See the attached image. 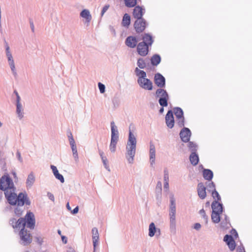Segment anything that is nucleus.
Masks as SVG:
<instances>
[{"instance_id": "09e8293b", "label": "nucleus", "mask_w": 252, "mask_h": 252, "mask_svg": "<svg viewBox=\"0 0 252 252\" xmlns=\"http://www.w3.org/2000/svg\"><path fill=\"white\" fill-rule=\"evenodd\" d=\"M55 178L59 180L62 183H63L64 182V179L63 176L60 174L59 172L58 174H56V175L54 176Z\"/></svg>"}, {"instance_id": "49530a36", "label": "nucleus", "mask_w": 252, "mask_h": 252, "mask_svg": "<svg viewBox=\"0 0 252 252\" xmlns=\"http://www.w3.org/2000/svg\"><path fill=\"white\" fill-rule=\"evenodd\" d=\"M185 119L184 117L177 119V124L180 127H183L184 126Z\"/></svg>"}, {"instance_id": "a19ab883", "label": "nucleus", "mask_w": 252, "mask_h": 252, "mask_svg": "<svg viewBox=\"0 0 252 252\" xmlns=\"http://www.w3.org/2000/svg\"><path fill=\"white\" fill-rule=\"evenodd\" d=\"M208 190L209 192H213V191L216 190L215 185L214 182H212L208 184L207 185Z\"/></svg>"}, {"instance_id": "58836bf2", "label": "nucleus", "mask_w": 252, "mask_h": 252, "mask_svg": "<svg viewBox=\"0 0 252 252\" xmlns=\"http://www.w3.org/2000/svg\"><path fill=\"white\" fill-rule=\"evenodd\" d=\"M125 3L127 7H132L136 5L137 3L136 0H124Z\"/></svg>"}, {"instance_id": "aec40b11", "label": "nucleus", "mask_w": 252, "mask_h": 252, "mask_svg": "<svg viewBox=\"0 0 252 252\" xmlns=\"http://www.w3.org/2000/svg\"><path fill=\"white\" fill-rule=\"evenodd\" d=\"M145 13V9L138 5L136 6L133 9V16L134 18L138 19V18H143L142 16Z\"/></svg>"}, {"instance_id": "f257e3e1", "label": "nucleus", "mask_w": 252, "mask_h": 252, "mask_svg": "<svg viewBox=\"0 0 252 252\" xmlns=\"http://www.w3.org/2000/svg\"><path fill=\"white\" fill-rule=\"evenodd\" d=\"M15 190L16 189L4 192L5 197L9 204L11 205L17 204L19 207L23 206L25 204L27 205L31 204V202L28 199L27 194L20 192L17 195L15 193Z\"/></svg>"}, {"instance_id": "2eb2a0df", "label": "nucleus", "mask_w": 252, "mask_h": 252, "mask_svg": "<svg viewBox=\"0 0 252 252\" xmlns=\"http://www.w3.org/2000/svg\"><path fill=\"white\" fill-rule=\"evenodd\" d=\"M190 136L191 131L187 127L183 128L180 132V138L184 142H189Z\"/></svg>"}, {"instance_id": "20e7f679", "label": "nucleus", "mask_w": 252, "mask_h": 252, "mask_svg": "<svg viewBox=\"0 0 252 252\" xmlns=\"http://www.w3.org/2000/svg\"><path fill=\"white\" fill-rule=\"evenodd\" d=\"M12 180L8 174L4 175L1 178L0 189L5 192L6 191L15 189Z\"/></svg>"}, {"instance_id": "412c9836", "label": "nucleus", "mask_w": 252, "mask_h": 252, "mask_svg": "<svg viewBox=\"0 0 252 252\" xmlns=\"http://www.w3.org/2000/svg\"><path fill=\"white\" fill-rule=\"evenodd\" d=\"M206 187L202 183H199L197 185V193L198 196L204 199L206 197Z\"/></svg>"}, {"instance_id": "bb28decb", "label": "nucleus", "mask_w": 252, "mask_h": 252, "mask_svg": "<svg viewBox=\"0 0 252 252\" xmlns=\"http://www.w3.org/2000/svg\"><path fill=\"white\" fill-rule=\"evenodd\" d=\"M135 75L138 77L137 82L144 79L147 77L146 72L142 70H140L138 67H136L134 70Z\"/></svg>"}, {"instance_id": "9b49d317", "label": "nucleus", "mask_w": 252, "mask_h": 252, "mask_svg": "<svg viewBox=\"0 0 252 252\" xmlns=\"http://www.w3.org/2000/svg\"><path fill=\"white\" fill-rule=\"evenodd\" d=\"M156 160V147L153 142L149 143V161L150 166L154 167Z\"/></svg>"}, {"instance_id": "393cba45", "label": "nucleus", "mask_w": 252, "mask_h": 252, "mask_svg": "<svg viewBox=\"0 0 252 252\" xmlns=\"http://www.w3.org/2000/svg\"><path fill=\"white\" fill-rule=\"evenodd\" d=\"M35 181V176L32 172H31L26 180V185L28 189H31L34 184Z\"/></svg>"}, {"instance_id": "cd10ccee", "label": "nucleus", "mask_w": 252, "mask_h": 252, "mask_svg": "<svg viewBox=\"0 0 252 252\" xmlns=\"http://www.w3.org/2000/svg\"><path fill=\"white\" fill-rule=\"evenodd\" d=\"M169 212H176V200L173 194L170 195Z\"/></svg>"}, {"instance_id": "473e14b6", "label": "nucleus", "mask_w": 252, "mask_h": 252, "mask_svg": "<svg viewBox=\"0 0 252 252\" xmlns=\"http://www.w3.org/2000/svg\"><path fill=\"white\" fill-rule=\"evenodd\" d=\"M16 114L19 119H22L24 117V108L22 104H16Z\"/></svg>"}, {"instance_id": "9d476101", "label": "nucleus", "mask_w": 252, "mask_h": 252, "mask_svg": "<svg viewBox=\"0 0 252 252\" xmlns=\"http://www.w3.org/2000/svg\"><path fill=\"white\" fill-rule=\"evenodd\" d=\"M176 213L169 212V230L170 232L174 235L176 233Z\"/></svg>"}, {"instance_id": "f8f14e48", "label": "nucleus", "mask_w": 252, "mask_h": 252, "mask_svg": "<svg viewBox=\"0 0 252 252\" xmlns=\"http://www.w3.org/2000/svg\"><path fill=\"white\" fill-rule=\"evenodd\" d=\"M26 220V224L27 227L33 229L35 226V220L34 216L32 212H28L24 219Z\"/></svg>"}, {"instance_id": "39448f33", "label": "nucleus", "mask_w": 252, "mask_h": 252, "mask_svg": "<svg viewBox=\"0 0 252 252\" xmlns=\"http://www.w3.org/2000/svg\"><path fill=\"white\" fill-rule=\"evenodd\" d=\"M4 47L5 49V55L7 60L8 65L11 69L12 74L14 76L16 77L17 75V73L16 70L14 59L10 50V47L7 42L6 41H5Z\"/></svg>"}, {"instance_id": "6ab92c4d", "label": "nucleus", "mask_w": 252, "mask_h": 252, "mask_svg": "<svg viewBox=\"0 0 252 252\" xmlns=\"http://www.w3.org/2000/svg\"><path fill=\"white\" fill-rule=\"evenodd\" d=\"M148 235L151 237H153L155 235L157 236H159L160 235V229L157 228L154 222H151L149 225Z\"/></svg>"}, {"instance_id": "7ed1b4c3", "label": "nucleus", "mask_w": 252, "mask_h": 252, "mask_svg": "<svg viewBox=\"0 0 252 252\" xmlns=\"http://www.w3.org/2000/svg\"><path fill=\"white\" fill-rule=\"evenodd\" d=\"M110 125L111 134L109 149L111 152L114 153L116 151V145L119 140V131L117 126L113 121L111 122Z\"/></svg>"}, {"instance_id": "c756f323", "label": "nucleus", "mask_w": 252, "mask_h": 252, "mask_svg": "<svg viewBox=\"0 0 252 252\" xmlns=\"http://www.w3.org/2000/svg\"><path fill=\"white\" fill-rule=\"evenodd\" d=\"M80 16L85 19L86 22L90 23L92 19V16L88 9H84L80 13Z\"/></svg>"}, {"instance_id": "e433bc0d", "label": "nucleus", "mask_w": 252, "mask_h": 252, "mask_svg": "<svg viewBox=\"0 0 252 252\" xmlns=\"http://www.w3.org/2000/svg\"><path fill=\"white\" fill-rule=\"evenodd\" d=\"M221 213L212 212L211 218L212 221L215 223H218L220 221V214Z\"/></svg>"}, {"instance_id": "c85d7f7f", "label": "nucleus", "mask_w": 252, "mask_h": 252, "mask_svg": "<svg viewBox=\"0 0 252 252\" xmlns=\"http://www.w3.org/2000/svg\"><path fill=\"white\" fill-rule=\"evenodd\" d=\"M72 152V156L75 161L77 162L79 160L78 154L75 142L69 143Z\"/></svg>"}, {"instance_id": "e2e57ef3", "label": "nucleus", "mask_w": 252, "mask_h": 252, "mask_svg": "<svg viewBox=\"0 0 252 252\" xmlns=\"http://www.w3.org/2000/svg\"><path fill=\"white\" fill-rule=\"evenodd\" d=\"M201 227V225L199 223H195L194 224L193 228L196 230H199Z\"/></svg>"}, {"instance_id": "8fccbe9b", "label": "nucleus", "mask_w": 252, "mask_h": 252, "mask_svg": "<svg viewBox=\"0 0 252 252\" xmlns=\"http://www.w3.org/2000/svg\"><path fill=\"white\" fill-rule=\"evenodd\" d=\"M199 214L202 217V218L204 219L206 222H207V220H208V217L206 215L205 212L203 209H202L201 210H200Z\"/></svg>"}, {"instance_id": "72a5a7b5", "label": "nucleus", "mask_w": 252, "mask_h": 252, "mask_svg": "<svg viewBox=\"0 0 252 252\" xmlns=\"http://www.w3.org/2000/svg\"><path fill=\"white\" fill-rule=\"evenodd\" d=\"M160 61L161 58L158 54L154 55L151 59V64L154 66L158 65L160 63Z\"/></svg>"}, {"instance_id": "4468645a", "label": "nucleus", "mask_w": 252, "mask_h": 252, "mask_svg": "<svg viewBox=\"0 0 252 252\" xmlns=\"http://www.w3.org/2000/svg\"><path fill=\"white\" fill-rule=\"evenodd\" d=\"M154 82L155 84L159 88H163L165 86V79L164 77L159 73L155 74Z\"/></svg>"}, {"instance_id": "7c9ffc66", "label": "nucleus", "mask_w": 252, "mask_h": 252, "mask_svg": "<svg viewBox=\"0 0 252 252\" xmlns=\"http://www.w3.org/2000/svg\"><path fill=\"white\" fill-rule=\"evenodd\" d=\"M203 176L205 180L211 181L213 177V173L210 169H204L203 171Z\"/></svg>"}, {"instance_id": "4be33fe9", "label": "nucleus", "mask_w": 252, "mask_h": 252, "mask_svg": "<svg viewBox=\"0 0 252 252\" xmlns=\"http://www.w3.org/2000/svg\"><path fill=\"white\" fill-rule=\"evenodd\" d=\"M125 43L128 47L133 48L136 47L137 40L135 37L130 36L126 38Z\"/></svg>"}, {"instance_id": "603ef678", "label": "nucleus", "mask_w": 252, "mask_h": 252, "mask_svg": "<svg viewBox=\"0 0 252 252\" xmlns=\"http://www.w3.org/2000/svg\"><path fill=\"white\" fill-rule=\"evenodd\" d=\"M164 182H168L169 181V175H168V172L167 170H164Z\"/></svg>"}, {"instance_id": "4c0bfd02", "label": "nucleus", "mask_w": 252, "mask_h": 252, "mask_svg": "<svg viewBox=\"0 0 252 252\" xmlns=\"http://www.w3.org/2000/svg\"><path fill=\"white\" fill-rule=\"evenodd\" d=\"M188 147L191 153L196 152L197 149V145L196 143L193 142L189 141Z\"/></svg>"}, {"instance_id": "de8ad7c7", "label": "nucleus", "mask_w": 252, "mask_h": 252, "mask_svg": "<svg viewBox=\"0 0 252 252\" xmlns=\"http://www.w3.org/2000/svg\"><path fill=\"white\" fill-rule=\"evenodd\" d=\"M98 87L100 91V93L101 94H103L105 92V86L104 84H102L101 83H98Z\"/></svg>"}, {"instance_id": "f704fd0d", "label": "nucleus", "mask_w": 252, "mask_h": 252, "mask_svg": "<svg viewBox=\"0 0 252 252\" xmlns=\"http://www.w3.org/2000/svg\"><path fill=\"white\" fill-rule=\"evenodd\" d=\"M130 16L127 13L125 14L123 16V20H122V26L125 27H128V26L130 25Z\"/></svg>"}, {"instance_id": "0e129e2a", "label": "nucleus", "mask_w": 252, "mask_h": 252, "mask_svg": "<svg viewBox=\"0 0 252 252\" xmlns=\"http://www.w3.org/2000/svg\"><path fill=\"white\" fill-rule=\"evenodd\" d=\"M21 97L19 94H17L16 96V104H22L20 102Z\"/></svg>"}, {"instance_id": "c9c22d12", "label": "nucleus", "mask_w": 252, "mask_h": 252, "mask_svg": "<svg viewBox=\"0 0 252 252\" xmlns=\"http://www.w3.org/2000/svg\"><path fill=\"white\" fill-rule=\"evenodd\" d=\"M174 113L176 117V118H181V117H184L183 116V111L182 109L180 107H175L174 109Z\"/></svg>"}, {"instance_id": "69168bd1", "label": "nucleus", "mask_w": 252, "mask_h": 252, "mask_svg": "<svg viewBox=\"0 0 252 252\" xmlns=\"http://www.w3.org/2000/svg\"><path fill=\"white\" fill-rule=\"evenodd\" d=\"M79 211V207L76 206L71 212L72 214H75L78 212Z\"/></svg>"}, {"instance_id": "ea45409f", "label": "nucleus", "mask_w": 252, "mask_h": 252, "mask_svg": "<svg viewBox=\"0 0 252 252\" xmlns=\"http://www.w3.org/2000/svg\"><path fill=\"white\" fill-rule=\"evenodd\" d=\"M137 64L140 69H144L146 66V63L145 60L142 58H139L138 60Z\"/></svg>"}, {"instance_id": "680f3d73", "label": "nucleus", "mask_w": 252, "mask_h": 252, "mask_svg": "<svg viewBox=\"0 0 252 252\" xmlns=\"http://www.w3.org/2000/svg\"><path fill=\"white\" fill-rule=\"evenodd\" d=\"M16 157L20 162H23V158L21 157V154L19 151H17L16 153Z\"/></svg>"}, {"instance_id": "a878e982", "label": "nucleus", "mask_w": 252, "mask_h": 252, "mask_svg": "<svg viewBox=\"0 0 252 252\" xmlns=\"http://www.w3.org/2000/svg\"><path fill=\"white\" fill-rule=\"evenodd\" d=\"M143 41L145 44L148 46H151L154 42L153 36L149 33H144L142 36Z\"/></svg>"}, {"instance_id": "79ce46f5", "label": "nucleus", "mask_w": 252, "mask_h": 252, "mask_svg": "<svg viewBox=\"0 0 252 252\" xmlns=\"http://www.w3.org/2000/svg\"><path fill=\"white\" fill-rule=\"evenodd\" d=\"M23 206H20L19 207L18 205H17V206L16 207V208L14 210V213L15 214L18 216H21L22 214V213H23V209H22L21 207H22Z\"/></svg>"}, {"instance_id": "338daca9", "label": "nucleus", "mask_w": 252, "mask_h": 252, "mask_svg": "<svg viewBox=\"0 0 252 252\" xmlns=\"http://www.w3.org/2000/svg\"><path fill=\"white\" fill-rule=\"evenodd\" d=\"M30 27L32 32H34V27L32 21H30Z\"/></svg>"}, {"instance_id": "dca6fc26", "label": "nucleus", "mask_w": 252, "mask_h": 252, "mask_svg": "<svg viewBox=\"0 0 252 252\" xmlns=\"http://www.w3.org/2000/svg\"><path fill=\"white\" fill-rule=\"evenodd\" d=\"M149 47L145 44V42L139 43L137 47L138 54L141 56H146L148 54Z\"/></svg>"}, {"instance_id": "0eeeda50", "label": "nucleus", "mask_w": 252, "mask_h": 252, "mask_svg": "<svg viewBox=\"0 0 252 252\" xmlns=\"http://www.w3.org/2000/svg\"><path fill=\"white\" fill-rule=\"evenodd\" d=\"M19 236L20 239V243L24 246L30 244L32 241L30 232L24 229L20 230Z\"/></svg>"}, {"instance_id": "13d9d810", "label": "nucleus", "mask_w": 252, "mask_h": 252, "mask_svg": "<svg viewBox=\"0 0 252 252\" xmlns=\"http://www.w3.org/2000/svg\"><path fill=\"white\" fill-rule=\"evenodd\" d=\"M164 189L165 191H169V183L168 182H164Z\"/></svg>"}, {"instance_id": "4d7b16f0", "label": "nucleus", "mask_w": 252, "mask_h": 252, "mask_svg": "<svg viewBox=\"0 0 252 252\" xmlns=\"http://www.w3.org/2000/svg\"><path fill=\"white\" fill-rule=\"evenodd\" d=\"M109 7V5H105L102 8L101 12V16H102Z\"/></svg>"}, {"instance_id": "b1692460", "label": "nucleus", "mask_w": 252, "mask_h": 252, "mask_svg": "<svg viewBox=\"0 0 252 252\" xmlns=\"http://www.w3.org/2000/svg\"><path fill=\"white\" fill-rule=\"evenodd\" d=\"M212 212L222 213L223 206L221 203L218 202V201H214L212 204Z\"/></svg>"}, {"instance_id": "774afa93", "label": "nucleus", "mask_w": 252, "mask_h": 252, "mask_svg": "<svg viewBox=\"0 0 252 252\" xmlns=\"http://www.w3.org/2000/svg\"><path fill=\"white\" fill-rule=\"evenodd\" d=\"M62 239L63 242L64 244L67 243V238L65 236H62Z\"/></svg>"}, {"instance_id": "6e6552de", "label": "nucleus", "mask_w": 252, "mask_h": 252, "mask_svg": "<svg viewBox=\"0 0 252 252\" xmlns=\"http://www.w3.org/2000/svg\"><path fill=\"white\" fill-rule=\"evenodd\" d=\"M10 224L12 226L13 228L17 229H25L26 225V220L24 218H20L18 220L13 218L10 220Z\"/></svg>"}, {"instance_id": "a18cd8bd", "label": "nucleus", "mask_w": 252, "mask_h": 252, "mask_svg": "<svg viewBox=\"0 0 252 252\" xmlns=\"http://www.w3.org/2000/svg\"><path fill=\"white\" fill-rule=\"evenodd\" d=\"M112 102L115 107H118L120 103L119 99L118 97H114L112 99Z\"/></svg>"}, {"instance_id": "f03ea898", "label": "nucleus", "mask_w": 252, "mask_h": 252, "mask_svg": "<svg viewBox=\"0 0 252 252\" xmlns=\"http://www.w3.org/2000/svg\"><path fill=\"white\" fill-rule=\"evenodd\" d=\"M137 140L136 136L129 129L126 148V158L129 164H133L136 153Z\"/></svg>"}, {"instance_id": "f3484780", "label": "nucleus", "mask_w": 252, "mask_h": 252, "mask_svg": "<svg viewBox=\"0 0 252 252\" xmlns=\"http://www.w3.org/2000/svg\"><path fill=\"white\" fill-rule=\"evenodd\" d=\"M165 121L167 126L172 128L174 126V120L172 110H169L165 116Z\"/></svg>"}, {"instance_id": "1a4fd4ad", "label": "nucleus", "mask_w": 252, "mask_h": 252, "mask_svg": "<svg viewBox=\"0 0 252 252\" xmlns=\"http://www.w3.org/2000/svg\"><path fill=\"white\" fill-rule=\"evenodd\" d=\"M147 25L148 23L144 18L136 19L134 24L135 31L138 33L143 32Z\"/></svg>"}, {"instance_id": "2f4dec72", "label": "nucleus", "mask_w": 252, "mask_h": 252, "mask_svg": "<svg viewBox=\"0 0 252 252\" xmlns=\"http://www.w3.org/2000/svg\"><path fill=\"white\" fill-rule=\"evenodd\" d=\"M189 160L190 163L193 165H196L199 161L198 156L196 154V152L191 153L189 156Z\"/></svg>"}, {"instance_id": "5fc2aeb1", "label": "nucleus", "mask_w": 252, "mask_h": 252, "mask_svg": "<svg viewBox=\"0 0 252 252\" xmlns=\"http://www.w3.org/2000/svg\"><path fill=\"white\" fill-rule=\"evenodd\" d=\"M102 162H103V165H104L105 168H106V169H107L108 171H110V170L109 166L107 164V160L106 158L102 159Z\"/></svg>"}, {"instance_id": "bf43d9fd", "label": "nucleus", "mask_w": 252, "mask_h": 252, "mask_svg": "<svg viewBox=\"0 0 252 252\" xmlns=\"http://www.w3.org/2000/svg\"><path fill=\"white\" fill-rule=\"evenodd\" d=\"M47 196L51 200H52V201H54V200H55L54 196L52 193L48 192L47 193Z\"/></svg>"}, {"instance_id": "5701e85b", "label": "nucleus", "mask_w": 252, "mask_h": 252, "mask_svg": "<svg viewBox=\"0 0 252 252\" xmlns=\"http://www.w3.org/2000/svg\"><path fill=\"white\" fill-rule=\"evenodd\" d=\"M161 190L162 183L160 181H158L156 188V199L159 204L161 203Z\"/></svg>"}, {"instance_id": "a211bd4d", "label": "nucleus", "mask_w": 252, "mask_h": 252, "mask_svg": "<svg viewBox=\"0 0 252 252\" xmlns=\"http://www.w3.org/2000/svg\"><path fill=\"white\" fill-rule=\"evenodd\" d=\"M92 239L94 247V252H95L96 246L98 244L99 234L98 230L96 227H94L92 230Z\"/></svg>"}, {"instance_id": "6e6d98bb", "label": "nucleus", "mask_w": 252, "mask_h": 252, "mask_svg": "<svg viewBox=\"0 0 252 252\" xmlns=\"http://www.w3.org/2000/svg\"><path fill=\"white\" fill-rule=\"evenodd\" d=\"M36 242L39 244L42 245L43 243V238L41 236H36L35 237Z\"/></svg>"}, {"instance_id": "c03bdc74", "label": "nucleus", "mask_w": 252, "mask_h": 252, "mask_svg": "<svg viewBox=\"0 0 252 252\" xmlns=\"http://www.w3.org/2000/svg\"><path fill=\"white\" fill-rule=\"evenodd\" d=\"M212 195L214 199L217 198L216 201H218V202H219V201L221 199L220 195L216 190L212 192Z\"/></svg>"}, {"instance_id": "37998d69", "label": "nucleus", "mask_w": 252, "mask_h": 252, "mask_svg": "<svg viewBox=\"0 0 252 252\" xmlns=\"http://www.w3.org/2000/svg\"><path fill=\"white\" fill-rule=\"evenodd\" d=\"M234 240L232 236L230 235H226L224 236L223 238V241L226 243V244H228L230 242H233V241Z\"/></svg>"}, {"instance_id": "423d86ee", "label": "nucleus", "mask_w": 252, "mask_h": 252, "mask_svg": "<svg viewBox=\"0 0 252 252\" xmlns=\"http://www.w3.org/2000/svg\"><path fill=\"white\" fill-rule=\"evenodd\" d=\"M156 97H158V103L161 106L166 107L168 105L169 95L166 90L162 88L158 89L156 92Z\"/></svg>"}, {"instance_id": "864d4df0", "label": "nucleus", "mask_w": 252, "mask_h": 252, "mask_svg": "<svg viewBox=\"0 0 252 252\" xmlns=\"http://www.w3.org/2000/svg\"><path fill=\"white\" fill-rule=\"evenodd\" d=\"M50 167L52 170L54 176L56 175V174H58L59 173V171H58L57 167L55 166V165H51Z\"/></svg>"}, {"instance_id": "ddd939ff", "label": "nucleus", "mask_w": 252, "mask_h": 252, "mask_svg": "<svg viewBox=\"0 0 252 252\" xmlns=\"http://www.w3.org/2000/svg\"><path fill=\"white\" fill-rule=\"evenodd\" d=\"M137 83L140 87L145 90L151 91L153 89L152 82L147 78L138 81Z\"/></svg>"}, {"instance_id": "3c124183", "label": "nucleus", "mask_w": 252, "mask_h": 252, "mask_svg": "<svg viewBox=\"0 0 252 252\" xmlns=\"http://www.w3.org/2000/svg\"><path fill=\"white\" fill-rule=\"evenodd\" d=\"M227 245L231 251H233L235 249L236 245L234 240L233 241V242H230Z\"/></svg>"}, {"instance_id": "052dcab7", "label": "nucleus", "mask_w": 252, "mask_h": 252, "mask_svg": "<svg viewBox=\"0 0 252 252\" xmlns=\"http://www.w3.org/2000/svg\"><path fill=\"white\" fill-rule=\"evenodd\" d=\"M68 140H69V143L73 142L75 141V140L73 138V137L72 136V134L71 132H70L69 133V134H68Z\"/></svg>"}]
</instances>
